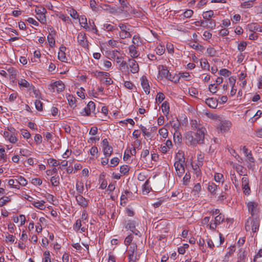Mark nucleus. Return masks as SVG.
Returning <instances> with one entry per match:
<instances>
[{
    "label": "nucleus",
    "instance_id": "f257e3e1",
    "mask_svg": "<svg viewBox=\"0 0 262 262\" xmlns=\"http://www.w3.org/2000/svg\"><path fill=\"white\" fill-rule=\"evenodd\" d=\"M206 133V129H200L199 133H196L192 132H188L185 134L187 143L193 146H195L198 144L203 143L204 140L205 134Z\"/></svg>",
    "mask_w": 262,
    "mask_h": 262
},
{
    "label": "nucleus",
    "instance_id": "f03ea898",
    "mask_svg": "<svg viewBox=\"0 0 262 262\" xmlns=\"http://www.w3.org/2000/svg\"><path fill=\"white\" fill-rule=\"evenodd\" d=\"M185 159L184 155L179 152L175 157L174 166L177 175L180 178L182 177L185 172Z\"/></svg>",
    "mask_w": 262,
    "mask_h": 262
},
{
    "label": "nucleus",
    "instance_id": "7ed1b4c3",
    "mask_svg": "<svg viewBox=\"0 0 262 262\" xmlns=\"http://www.w3.org/2000/svg\"><path fill=\"white\" fill-rule=\"evenodd\" d=\"M259 221L257 219L249 217L245 223V230L246 231H251L253 233L258 231Z\"/></svg>",
    "mask_w": 262,
    "mask_h": 262
},
{
    "label": "nucleus",
    "instance_id": "20e7f679",
    "mask_svg": "<svg viewBox=\"0 0 262 262\" xmlns=\"http://www.w3.org/2000/svg\"><path fill=\"white\" fill-rule=\"evenodd\" d=\"M225 221V216L222 213L216 215L213 219L211 220L208 225V229L212 231H215L218 225L224 222Z\"/></svg>",
    "mask_w": 262,
    "mask_h": 262
},
{
    "label": "nucleus",
    "instance_id": "39448f33",
    "mask_svg": "<svg viewBox=\"0 0 262 262\" xmlns=\"http://www.w3.org/2000/svg\"><path fill=\"white\" fill-rule=\"evenodd\" d=\"M118 27L121 30L119 32V36L120 38L124 39L131 37V34L129 32L130 28L131 27L130 25L120 23Z\"/></svg>",
    "mask_w": 262,
    "mask_h": 262
},
{
    "label": "nucleus",
    "instance_id": "423d86ee",
    "mask_svg": "<svg viewBox=\"0 0 262 262\" xmlns=\"http://www.w3.org/2000/svg\"><path fill=\"white\" fill-rule=\"evenodd\" d=\"M95 104L93 101L89 102L86 106L80 112L81 115L83 116H91L92 114H96Z\"/></svg>",
    "mask_w": 262,
    "mask_h": 262
},
{
    "label": "nucleus",
    "instance_id": "0eeeda50",
    "mask_svg": "<svg viewBox=\"0 0 262 262\" xmlns=\"http://www.w3.org/2000/svg\"><path fill=\"white\" fill-rule=\"evenodd\" d=\"M65 88V85L63 82L61 80H57L49 86V89L51 92H57L59 93L62 92Z\"/></svg>",
    "mask_w": 262,
    "mask_h": 262
},
{
    "label": "nucleus",
    "instance_id": "6e6552de",
    "mask_svg": "<svg viewBox=\"0 0 262 262\" xmlns=\"http://www.w3.org/2000/svg\"><path fill=\"white\" fill-rule=\"evenodd\" d=\"M137 226H138V224L136 221L129 220L126 223L125 228L127 230L130 231L135 235L140 237L141 236V233L137 229H136Z\"/></svg>",
    "mask_w": 262,
    "mask_h": 262
},
{
    "label": "nucleus",
    "instance_id": "1a4fd4ad",
    "mask_svg": "<svg viewBox=\"0 0 262 262\" xmlns=\"http://www.w3.org/2000/svg\"><path fill=\"white\" fill-rule=\"evenodd\" d=\"M101 144L105 158H109L113 153V147L110 145L107 139H104L102 141Z\"/></svg>",
    "mask_w": 262,
    "mask_h": 262
},
{
    "label": "nucleus",
    "instance_id": "9d476101",
    "mask_svg": "<svg viewBox=\"0 0 262 262\" xmlns=\"http://www.w3.org/2000/svg\"><path fill=\"white\" fill-rule=\"evenodd\" d=\"M77 204L83 208H86L89 203V200L83 197L82 194H77L75 196Z\"/></svg>",
    "mask_w": 262,
    "mask_h": 262
},
{
    "label": "nucleus",
    "instance_id": "9b49d317",
    "mask_svg": "<svg viewBox=\"0 0 262 262\" xmlns=\"http://www.w3.org/2000/svg\"><path fill=\"white\" fill-rule=\"evenodd\" d=\"M232 126L231 121L229 120H220V123L218 128L220 129L221 133H226L228 132Z\"/></svg>",
    "mask_w": 262,
    "mask_h": 262
},
{
    "label": "nucleus",
    "instance_id": "f8f14e48",
    "mask_svg": "<svg viewBox=\"0 0 262 262\" xmlns=\"http://www.w3.org/2000/svg\"><path fill=\"white\" fill-rule=\"evenodd\" d=\"M169 123L171 124V125L172 127L174 130V140L176 141V135H177V138L178 139V140L179 141L180 139H181L180 136V133L179 132V128L180 126V123L179 121V120H177L176 121H170Z\"/></svg>",
    "mask_w": 262,
    "mask_h": 262
},
{
    "label": "nucleus",
    "instance_id": "ddd939ff",
    "mask_svg": "<svg viewBox=\"0 0 262 262\" xmlns=\"http://www.w3.org/2000/svg\"><path fill=\"white\" fill-rule=\"evenodd\" d=\"M159 74L157 76L158 79H163L168 77L169 72L166 66L160 65L158 67Z\"/></svg>",
    "mask_w": 262,
    "mask_h": 262
},
{
    "label": "nucleus",
    "instance_id": "4468645a",
    "mask_svg": "<svg viewBox=\"0 0 262 262\" xmlns=\"http://www.w3.org/2000/svg\"><path fill=\"white\" fill-rule=\"evenodd\" d=\"M196 26H201L204 28H206L210 29H213L215 28L216 26V23L215 21H211V23L209 22L208 23L206 21L205 19L204 20H200L199 21H198L195 22Z\"/></svg>",
    "mask_w": 262,
    "mask_h": 262
},
{
    "label": "nucleus",
    "instance_id": "2eb2a0df",
    "mask_svg": "<svg viewBox=\"0 0 262 262\" xmlns=\"http://www.w3.org/2000/svg\"><path fill=\"white\" fill-rule=\"evenodd\" d=\"M141 84L144 91L146 94H149L150 93V86L147 77L145 76H143L140 78Z\"/></svg>",
    "mask_w": 262,
    "mask_h": 262
},
{
    "label": "nucleus",
    "instance_id": "dca6fc26",
    "mask_svg": "<svg viewBox=\"0 0 262 262\" xmlns=\"http://www.w3.org/2000/svg\"><path fill=\"white\" fill-rule=\"evenodd\" d=\"M102 52L106 56L110 59H116L119 55L120 52L118 50H103Z\"/></svg>",
    "mask_w": 262,
    "mask_h": 262
},
{
    "label": "nucleus",
    "instance_id": "f3484780",
    "mask_svg": "<svg viewBox=\"0 0 262 262\" xmlns=\"http://www.w3.org/2000/svg\"><path fill=\"white\" fill-rule=\"evenodd\" d=\"M233 168L236 171L239 176H247V169L242 165L239 164H234Z\"/></svg>",
    "mask_w": 262,
    "mask_h": 262
},
{
    "label": "nucleus",
    "instance_id": "a211bd4d",
    "mask_svg": "<svg viewBox=\"0 0 262 262\" xmlns=\"http://www.w3.org/2000/svg\"><path fill=\"white\" fill-rule=\"evenodd\" d=\"M203 17L208 23L211 21H215V20L212 19V17H214V12L212 10H209L204 12L202 14Z\"/></svg>",
    "mask_w": 262,
    "mask_h": 262
},
{
    "label": "nucleus",
    "instance_id": "6ab92c4d",
    "mask_svg": "<svg viewBox=\"0 0 262 262\" xmlns=\"http://www.w3.org/2000/svg\"><path fill=\"white\" fill-rule=\"evenodd\" d=\"M128 65L130 69V72L132 73H137L139 71V66L134 59H129L128 60Z\"/></svg>",
    "mask_w": 262,
    "mask_h": 262
},
{
    "label": "nucleus",
    "instance_id": "aec40b11",
    "mask_svg": "<svg viewBox=\"0 0 262 262\" xmlns=\"http://www.w3.org/2000/svg\"><path fill=\"white\" fill-rule=\"evenodd\" d=\"M230 179L236 190H240L239 181L234 171H230Z\"/></svg>",
    "mask_w": 262,
    "mask_h": 262
},
{
    "label": "nucleus",
    "instance_id": "412c9836",
    "mask_svg": "<svg viewBox=\"0 0 262 262\" xmlns=\"http://www.w3.org/2000/svg\"><path fill=\"white\" fill-rule=\"evenodd\" d=\"M81 220L78 219L76 220V222L73 225V229L76 232H80V233H83L85 232L86 228L84 227H82Z\"/></svg>",
    "mask_w": 262,
    "mask_h": 262
},
{
    "label": "nucleus",
    "instance_id": "4be33fe9",
    "mask_svg": "<svg viewBox=\"0 0 262 262\" xmlns=\"http://www.w3.org/2000/svg\"><path fill=\"white\" fill-rule=\"evenodd\" d=\"M205 103L211 108H215L217 106L218 100L216 98H208L206 99Z\"/></svg>",
    "mask_w": 262,
    "mask_h": 262
},
{
    "label": "nucleus",
    "instance_id": "5701e85b",
    "mask_svg": "<svg viewBox=\"0 0 262 262\" xmlns=\"http://www.w3.org/2000/svg\"><path fill=\"white\" fill-rule=\"evenodd\" d=\"M45 203L46 202L44 200H35L34 203H32V205L38 209L44 210L46 208Z\"/></svg>",
    "mask_w": 262,
    "mask_h": 262
},
{
    "label": "nucleus",
    "instance_id": "b1692460",
    "mask_svg": "<svg viewBox=\"0 0 262 262\" xmlns=\"http://www.w3.org/2000/svg\"><path fill=\"white\" fill-rule=\"evenodd\" d=\"M18 84L20 88H27L29 90L31 88H33V84L30 83L26 80L23 78L18 80Z\"/></svg>",
    "mask_w": 262,
    "mask_h": 262
},
{
    "label": "nucleus",
    "instance_id": "393cba45",
    "mask_svg": "<svg viewBox=\"0 0 262 262\" xmlns=\"http://www.w3.org/2000/svg\"><path fill=\"white\" fill-rule=\"evenodd\" d=\"M77 39L79 43L81 45L83 48H86L88 47V44L86 38L82 34H78L77 36Z\"/></svg>",
    "mask_w": 262,
    "mask_h": 262
},
{
    "label": "nucleus",
    "instance_id": "a878e982",
    "mask_svg": "<svg viewBox=\"0 0 262 262\" xmlns=\"http://www.w3.org/2000/svg\"><path fill=\"white\" fill-rule=\"evenodd\" d=\"M191 127L193 129H196V133H199L200 129H206L205 127L201 124L199 121L196 120H193L191 121Z\"/></svg>",
    "mask_w": 262,
    "mask_h": 262
},
{
    "label": "nucleus",
    "instance_id": "bb28decb",
    "mask_svg": "<svg viewBox=\"0 0 262 262\" xmlns=\"http://www.w3.org/2000/svg\"><path fill=\"white\" fill-rule=\"evenodd\" d=\"M247 207L248 211L251 213V215H253L256 211L257 203L254 202H249L247 203Z\"/></svg>",
    "mask_w": 262,
    "mask_h": 262
},
{
    "label": "nucleus",
    "instance_id": "cd10ccee",
    "mask_svg": "<svg viewBox=\"0 0 262 262\" xmlns=\"http://www.w3.org/2000/svg\"><path fill=\"white\" fill-rule=\"evenodd\" d=\"M202 187L200 183L196 184L192 190L191 193L194 196H199V193L201 191Z\"/></svg>",
    "mask_w": 262,
    "mask_h": 262
},
{
    "label": "nucleus",
    "instance_id": "c85d7f7f",
    "mask_svg": "<svg viewBox=\"0 0 262 262\" xmlns=\"http://www.w3.org/2000/svg\"><path fill=\"white\" fill-rule=\"evenodd\" d=\"M151 189V188L149 185V179H148L146 180L145 183L143 185L142 193L144 194H148Z\"/></svg>",
    "mask_w": 262,
    "mask_h": 262
},
{
    "label": "nucleus",
    "instance_id": "c756f323",
    "mask_svg": "<svg viewBox=\"0 0 262 262\" xmlns=\"http://www.w3.org/2000/svg\"><path fill=\"white\" fill-rule=\"evenodd\" d=\"M119 4L121 5L120 10L122 12H127L128 8L129 3L127 0H119Z\"/></svg>",
    "mask_w": 262,
    "mask_h": 262
},
{
    "label": "nucleus",
    "instance_id": "7c9ffc66",
    "mask_svg": "<svg viewBox=\"0 0 262 262\" xmlns=\"http://www.w3.org/2000/svg\"><path fill=\"white\" fill-rule=\"evenodd\" d=\"M217 189L218 186L214 183H209L208 186V190L212 194H215Z\"/></svg>",
    "mask_w": 262,
    "mask_h": 262
},
{
    "label": "nucleus",
    "instance_id": "2f4dec72",
    "mask_svg": "<svg viewBox=\"0 0 262 262\" xmlns=\"http://www.w3.org/2000/svg\"><path fill=\"white\" fill-rule=\"evenodd\" d=\"M66 97H67V100L68 101L69 105L71 107H74L75 106H76V99L75 97H74L72 95L69 94V95H67Z\"/></svg>",
    "mask_w": 262,
    "mask_h": 262
},
{
    "label": "nucleus",
    "instance_id": "473e14b6",
    "mask_svg": "<svg viewBox=\"0 0 262 262\" xmlns=\"http://www.w3.org/2000/svg\"><path fill=\"white\" fill-rule=\"evenodd\" d=\"M140 128H141V132L143 134V135L144 137H145L149 139H151L152 138V136L151 135V132L148 131V129L146 128V127L145 126H143L142 125H141Z\"/></svg>",
    "mask_w": 262,
    "mask_h": 262
},
{
    "label": "nucleus",
    "instance_id": "72a5a7b5",
    "mask_svg": "<svg viewBox=\"0 0 262 262\" xmlns=\"http://www.w3.org/2000/svg\"><path fill=\"white\" fill-rule=\"evenodd\" d=\"M137 246L136 243H133L130 246L128 250V255H135L137 254Z\"/></svg>",
    "mask_w": 262,
    "mask_h": 262
},
{
    "label": "nucleus",
    "instance_id": "f704fd0d",
    "mask_svg": "<svg viewBox=\"0 0 262 262\" xmlns=\"http://www.w3.org/2000/svg\"><path fill=\"white\" fill-rule=\"evenodd\" d=\"M161 109L164 114L167 116L169 114V103L167 101H164L161 105Z\"/></svg>",
    "mask_w": 262,
    "mask_h": 262
},
{
    "label": "nucleus",
    "instance_id": "c9c22d12",
    "mask_svg": "<svg viewBox=\"0 0 262 262\" xmlns=\"http://www.w3.org/2000/svg\"><path fill=\"white\" fill-rule=\"evenodd\" d=\"M79 20V23L85 29H89L90 27L88 25L87 19L84 15H81L80 18H78Z\"/></svg>",
    "mask_w": 262,
    "mask_h": 262
},
{
    "label": "nucleus",
    "instance_id": "e433bc0d",
    "mask_svg": "<svg viewBox=\"0 0 262 262\" xmlns=\"http://www.w3.org/2000/svg\"><path fill=\"white\" fill-rule=\"evenodd\" d=\"M214 180L217 183H223L224 182V178L223 174L219 172H214Z\"/></svg>",
    "mask_w": 262,
    "mask_h": 262
},
{
    "label": "nucleus",
    "instance_id": "4c0bfd02",
    "mask_svg": "<svg viewBox=\"0 0 262 262\" xmlns=\"http://www.w3.org/2000/svg\"><path fill=\"white\" fill-rule=\"evenodd\" d=\"M132 42L133 43L132 46H134L135 49L138 48L142 45V42L140 40V37L137 35L133 37Z\"/></svg>",
    "mask_w": 262,
    "mask_h": 262
},
{
    "label": "nucleus",
    "instance_id": "58836bf2",
    "mask_svg": "<svg viewBox=\"0 0 262 262\" xmlns=\"http://www.w3.org/2000/svg\"><path fill=\"white\" fill-rule=\"evenodd\" d=\"M75 188L78 194H82L84 190V186L82 182L77 181L76 183Z\"/></svg>",
    "mask_w": 262,
    "mask_h": 262
},
{
    "label": "nucleus",
    "instance_id": "ea45409f",
    "mask_svg": "<svg viewBox=\"0 0 262 262\" xmlns=\"http://www.w3.org/2000/svg\"><path fill=\"white\" fill-rule=\"evenodd\" d=\"M30 93L32 97L34 96L35 98L39 99L40 98V93L38 90L35 89L34 86L33 85V88H31L29 90Z\"/></svg>",
    "mask_w": 262,
    "mask_h": 262
},
{
    "label": "nucleus",
    "instance_id": "a19ab883",
    "mask_svg": "<svg viewBox=\"0 0 262 262\" xmlns=\"http://www.w3.org/2000/svg\"><path fill=\"white\" fill-rule=\"evenodd\" d=\"M247 27L248 29L251 32L258 31V29H260L259 26L256 23H251L249 24L248 25ZM259 31L261 32V29H260Z\"/></svg>",
    "mask_w": 262,
    "mask_h": 262
},
{
    "label": "nucleus",
    "instance_id": "79ce46f5",
    "mask_svg": "<svg viewBox=\"0 0 262 262\" xmlns=\"http://www.w3.org/2000/svg\"><path fill=\"white\" fill-rule=\"evenodd\" d=\"M8 185L11 188H16L17 189H20L17 179L15 180L10 179L8 181Z\"/></svg>",
    "mask_w": 262,
    "mask_h": 262
},
{
    "label": "nucleus",
    "instance_id": "37998d69",
    "mask_svg": "<svg viewBox=\"0 0 262 262\" xmlns=\"http://www.w3.org/2000/svg\"><path fill=\"white\" fill-rule=\"evenodd\" d=\"M180 78H182L185 80H189L191 79V76L188 72H181L179 73L178 79Z\"/></svg>",
    "mask_w": 262,
    "mask_h": 262
},
{
    "label": "nucleus",
    "instance_id": "c03bdc74",
    "mask_svg": "<svg viewBox=\"0 0 262 262\" xmlns=\"http://www.w3.org/2000/svg\"><path fill=\"white\" fill-rule=\"evenodd\" d=\"M42 262H52L50 252L49 251H45L43 253Z\"/></svg>",
    "mask_w": 262,
    "mask_h": 262
},
{
    "label": "nucleus",
    "instance_id": "a18cd8bd",
    "mask_svg": "<svg viewBox=\"0 0 262 262\" xmlns=\"http://www.w3.org/2000/svg\"><path fill=\"white\" fill-rule=\"evenodd\" d=\"M48 42L50 48H53L55 45V39L53 37V34L49 33L47 36Z\"/></svg>",
    "mask_w": 262,
    "mask_h": 262
},
{
    "label": "nucleus",
    "instance_id": "49530a36",
    "mask_svg": "<svg viewBox=\"0 0 262 262\" xmlns=\"http://www.w3.org/2000/svg\"><path fill=\"white\" fill-rule=\"evenodd\" d=\"M52 185L53 186H57L59 184V177L58 176H52L50 179Z\"/></svg>",
    "mask_w": 262,
    "mask_h": 262
},
{
    "label": "nucleus",
    "instance_id": "de8ad7c7",
    "mask_svg": "<svg viewBox=\"0 0 262 262\" xmlns=\"http://www.w3.org/2000/svg\"><path fill=\"white\" fill-rule=\"evenodd\" d=\"M200 63L202 68L204 70H209V64L206 59H201L200 60Z\"/></svg>",
    "mask_w": 262,
    "mask_h": 262
},
{
    "label": "nucleus",
    "instance_id": "09e8293b",
    "mask_svg": "<svg viewBox=\"0 0 262 262\" xmlns=\"http://www.w3.org/2000/svg\"><path fill=\"white\" fill-rule=\"evenodd\" d=\"M6 141H9L12 144H15L18 141V138L14 133H11Z\"/></svg>",
    "mask_w": 262,
    "mask_h": 262
},
{
    "label": "nucleus",
    "instance_id": "8fccbe9b",
    "mask_svg": "<svg viewBox=\"0 0 262 262\" xmlns=\"http://www.w3.org/2000/svg\"><path fill=\"white\" fill-rule=\"evenodd\" d=\"M58 57L62 61H66L68 60L64 50H58Z\"/></svg>",
    "mask_w": 262,
    "mask_h": 262
},
{
    "label": "nucleus",
    "instance_id": "3c124183",
    "mask_svg": "<svg viewBox=\"0 0 262 262\" xmlns=\"http://www.w3.org/2000/svg\"><path fill=\"white\" fill-rule=\"evenodd\" d=\"M90 6L94 11L98 12L100 10V7L97 5L95 0L90 1Z\"/></svg>",
    "mask_w": 262,
    "mask_h": 262
},
{
    "label": "nucleus",
    "instance_id": "603ef678",
    "mask_svg": "<svg viewBox=\"0 0 262 262\" xmlns=\"http://www.w3.org/2000/svg\"><path fill=\"white\" fill-rule=\"evenodd\" d=\"M255 0H245V1L242 3V7L244 8H251L253 6V2Z\"/></svg>",
    "mask_w": 262,
    "mask_h": 262
},
{
    "label": "nucleus",
    "instance_id": "864d4df0",
    "mask_svg": "<svg viewBox=\"0 0 262 262\" xmlns=\"http://www.w3.org/2000/svg\"><path fill=\"white\" fill-rule=\"evenodd\" d=\"M159 135L163 138H166L168 137V132L165 127L161 128L159 129Z\"/></svg>",
    "mask_w": 262,
    "mask_h": 262
},
{
    "label": "nucleus",
    "instance_id": "5fc2aeb1",
    "mask_svg": "<svg viewBox=\"0 0 262 262\" xmlns=\"http://www.w3.org/2000/svg\"><path fill=\"white\" fill-rule=\"evenodd\" d=\"M6 239L5 242L6 243H13L15 241V236H14L12 234H10L8 233H6Z\"/></svg>",
    "mask_w": 262,
    "mask_h": 262
},
{
    "label": "nucleus",
    "instance_id": "6e6d98bb",
    "mask_svg": "<svg viewBox=\"0 0 262 262\" xmlns=\"http://www.w3.org/2000/svg\"><path fill=\"white\" fill-rule=\"evenodd\" d=\"M204 161V156L202 154L197 155V163L196 166L198 167H200L203 165Z\"/></svg>",
    "mask_w": 262,
    "mask_h": 262
},
{
    "label": "nucleus",
    "instance_id": "4d7b16f0",
    "mask_svg": "<svg viewBox=\"0 0 262 262\" xmlns=\"http://www.w3.org/2000/svg\"><path fill=\"white\" fill-rule=\"evenodd\" d=\"M219 74L221 76H223L227 77H229L231 75V72L226 69H222L219 71Z\"/></svg>",
    "mask_w": 262,
    "mask_h": 262
},
{
    "label": "nucleus",
    "instance_id": "13d9d810",
    "mask_svg": "<svg viewBox=\"0 0 262 262\" xmlns=\"http://www.w3.org/2000/svg\"><path fill=\"white\" fill-rule=\"evenodd\" d=\"M10 201L9 196H4L0 198V207H3Z\"/></svg>",
    "mask_w": 262,
    "mask_h": 262
},
{
    "label": "nucleus",
    "instance_id": "bf43d9fd",
    "mask_svg": "<svg viewBox=\"0 0 262 262\" xmlns=\"http://www.w3.org/2000/svg\"><path fill=\"white\" fill-rule=\"evenodd\" d=\"M17 180L18 184L19 186L21 185L23 186H25L27 184V180L22 176H18L17 177Z\"/></svg>",
    "mask_w": 262,
    "mask_h": 262
},
{
    "label": "nucleus",
    "instance_id": "052dcab7",
    "mask_svg": "<svg viewBox=\"0 0 262 262\" xmlns=\"http://www.w3.org/2000/svg\"><path fill=\"white\" fill-rule=\"evenodd\" d=\"M243 193L245 195H249L251 193V189L249 184L242 186Z\"/></svg>",
    "mask_w": 262,
    "mask_h": 262
},
{
    "label": "nucleus",
    "instance_id": "680f3d73",
    "mask_svg": "<svg viewBox=\"0 0 262 262\" xmlns=\"http://www.w3.org/2000/svg\"><path fill=\"white\" fill-rule=\"evenodd\" d=\"M20 134L24 138L28 140L31 138V134L29 131L25 129H21L20 130Z\"/></svg>",
    "mask_w": 262,
    "mask_h": 262
},
{
    "label": "nucleus",
    "instance_id": "e2e57ef3",
    "mask_svg": "<svg viewBox=\"0 0 262 262\" xmlns=\"http://www.w3.org/2000/svg\"><path fill=\"white\" fill-rule=\"evenodd\" d=\"M59 18L62 19V20L64 21L65 23H67V24H72L71 19L68 16L66 15L60 14L59 15Z\"/></svg>",
    "mask_w": 262,
    "mask_h": 262
},
{
    "label": "nucleus",
    "instance_id": "0e129e2a",
    "mask_svg": "<svg viewBox=\"0 0 262 262\" xmlns=\"http://www.w3.org/2000/svg\"><path fill=\"white\" fill-rule=\"evenodd\" d=\"M119 159L117 157L113 158L110 161V164L108 165L110 167H115L118 165L119 163Z\"/></svg>",
    "mask_w": 262,
    "mask_h": 262
},
{
    "label": "nucleus",
    "instance_id": "69168bd1",
    "mask_svg": "<svg viewBox=\"0 0 262 262\" xmlns=\"http://www.w3.org/2000/svg\"><path fill=\"white\" fill-rule=\"evenodd\" d=\"M207 116L210 119H211L214 120L216 121H220L221 120V117L217 115L216 114H212L210 113H207L206 114Z\"/></svg>",
    "mask_w": 262,
    "mask_h": 262
},
{
    "label": "nucleus",
    "instance_id": "338daca9",
    "mask_svg": "<svg viewBox=\"0 0 262 262\" xmlns=\"http://www.w3.org/2000/svg\"><path fill=\"white\" fill-rule=\"evenodd\" d=\"M165 99V95L163 93L159 92L157 94L156 100L157 102L160 103H161Z\"/></svg>",
    "mask_w": 262,
    "mask_h": 262
},
{
    "label": "nucleus",
    "instance_id": "774afa93",
    "mask_svg": "<svg viewBox=\"0 0 262 262\" xmlns=\"http://www.w3.org/2000/svg\"><path fill=\"white\" fill-rule=\"evenodd\" d=\"M128 262H137L139 258V255L137 254L135 255H128Z\"/></svg>",
    "mask_w": 262,
    "mask_h": 262
}]
</instances>
